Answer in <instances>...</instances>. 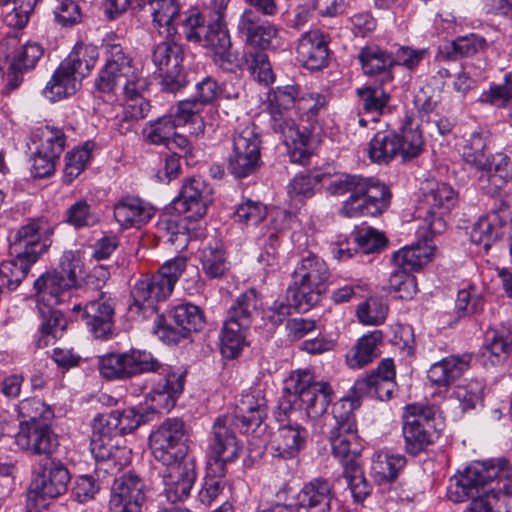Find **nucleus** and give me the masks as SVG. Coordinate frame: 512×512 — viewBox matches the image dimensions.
<instances>
[{"label": "nucleus", "instance_id": "1", "mask_svg": "<svg viewBox=\"0 0 512 512\" xmlns=\"http://www.w3.org/2000/svg\"><path fill=\"white\" fill-rule=\"evenodd\" d=\"M98 371L108 381H124L143 373H152L151 390L147 395L148 409L152 412L169 411L183 392L185 372H177L172 366L160 362L146 350L130 349L109 352L98 358Z\"/></svg>", "mask_w": 512, "mask_h": 512}, {"label": "nucleus", "instance_id": "2", "mask_svg": "<svg viewBox=\"0 0 512 512\" xmlns=\"http://www.w3.org/2000/svg\"><path fill=\"white\" fill-rule=\"evenodd\" d=\"M302 94L301 86L297 83L276 86L267 94L265 110L269 115L270 127L283 139L291 162L305 165L309 161L311 137L307 132L300 133L298 125L288 114L291 109L297 110Z\"/></svg>", "mask_w": 512, "mask_h": 512}, {"label": "nucleus", "instance_id": "3", "mask_svg": "<svg viewBox=\"0 0 512 512\" xmlns=\"http://www.w3.org/2000/svg\"><path fill=\"white\" fill-rule=\"evenodd\" d=\"M323 182L332 196L349 194L340 209V214L345 217L378 216L390 204L389 188L375 177L341 173L333 177L327 175Z\"/></svg>", "mask_w": 512, "mask_h": 512}, {"label": "nucleus", "instance_id": "4", "mask_svg": "<svg viewBox=\"0 0 512 512\" xmlns=\"http://www.w3.org/2000/svg\"><path fill=\"white\" fill-rule=\"evenodd\" d=\"M226 423V418L218 419L212 428L206 476L198 493L199 501L205 506H210L223 492L226 464L233 462L241 450L236 436L227 428Z\"/></svg>", "mask_w": 512, "mask_h": 512}, {"label": "nucleus", "instance_id": "5", "mask_svg": "<svg viewBox=\"0 0 512 512\" xmlns=\"http://www.w3.org/2000/svg\"><path fill=\"white\" fill-rule=\"evenodd\" d=\"M360 405L356 398H341L332 405L331 416L326 418L332 454L341 461L343 468L350 462H359L362 446L354 411Z\"/></svg>", "mask_w": 512, "mask_h": 512}, {"label": "nucleus", "instance_id": "6", "mask_svg": "<svg viewBox=\"0 0 512 512\" xmlns=\"http://www.w3.org/2000/svg\"><path fill=\"white\" fill-rule=\"evenodd\" d=\"M330 270L323 258L307 252L293 272V282L287 288L290 299L299 312H306L316 305L326 290Z\"/></svg>", "mask_w": 512, "mask_h": 512}, {"label": "nucleus", "instance_id": "7", "mask_svg": "<svg viewBox=\"0 0 512 512\" xmlns=\"http://www.w3.org/2000/svg\"><path fill=\"white\" fill-rule=\"evenodd\" d=\"M187 264V257L176 256L167 260L156 273L137 280L131 291L135 307L154 313L157 303L171 296Z\"/></svg>", "mask_w": 512, "mask_h": 512}, {"label": "nucleus", "instance_id": "8", "mask_svg": "<svg viewBox=\"0 0 512 512\" xmlns=\"http://www.w3.org/2000/svg\"><path fill=\"white\" fill-rule=\"evenodd\" d=\"M510 474L506 459H491L475 462L450 479L447 497L454 503H461L478 495L489 483L507 479Z\"/></svg>", "mask_w": 512, "mask_h": 512}, {"label": "nucleus", "instance_id": "9", "mask_svg": "<svg viewBox=\"0 0 512 512\" xmlns=\"http://www.w3.org/2000/svg\"><path fill=\"white\" fill-rule=\"evenodd\" d=\"M420 192L415 218L424 222L431 235L441 234L446 229L445 217L458 202V194L451 185L435 179L425 180Z\"/></svg>", "mask_w": 512, "mask_h": 512}, {"label": "nucleus", "instance_id": "10", "mask_svg": "<svg viewBox=\"0 0 512 512\" xmlns=\"http://www.w3.org/2000/svg\"><path fill=\"white\" fill-rule=\"evenodd\" d=\"M125 39L115 32H109L102 40L105 64L99 70L94 86L101 93H114L124 77H131L138 69Z\"/></svg>", "mask_w": 512, "mask_h": 512}, {"label": "nucleus", "instance_id": "11", "mask_svg": "<svg viewBox=\"0 0 512 512\" xmlns=\"http://www.w3.org/2000/svg\"><path fill=\"white\" fill-rule=\"evenodd\" d=\"M262 137L254 124L235 130L226 155L228 172L238 180L257 172L262 165Z\"/></svg>", "mask_w": 512, "mask_h": 512}, {"label": "nucleus", "instance_id": "12", "mask_svg": "<svg viewBox=\"0 0 512 512\" xmlns=\"http://www.w3.org/2000/svg\"><path fill=\"white\" fill-rule=\"evenodd\" d=\"M43 53L44 49L39 43L23 44L17 33L7 34L0 41V62H9L4 93H10L22 84L24 74L36 67Z\"/></svg>", "mask_w": 512, "mask_h": 512}, {"label": "nucleus", "instance_id": "13", "mask_svg": "<svg viewBox=\"0 0 512 512\" xmlns=\"http://www.w3.org/2000/svg\"><path fill=\"white\" fill-rule=\"evenodd\" d=\"M404 449L412 456L424 452L439 437L436 428L435 409L421 404L405 407L402 423Z\"/></svg>", "mask_w": 512, "mask_h": 512}, {"label": "nucleus", "instance_id": "14", "mask_svg": "<svg viewBox=\"0 0 512 512\" xmlns=\"http://www.w3.org/2000/svg\"><path fill=\"white\" fill-rule=\"evenodd\" d=\"M185 424L178 418L165 419L149 436L154 459L163 466L189 462Z\"/></svg>", "mask_w": 512, "mask_h": 512}, {"label": "nucleus", "instance_id": "15", "mask_svg": "<svg viewBox=\"0 0 512 512\" xmlns=\"http://www.w3.org/2000/svg\"><path fill=\"white\" fill-rule=\"evenodd\" d=\"M54 227L43 218L30 219L9 234V255L37 262L52 244Z\"/></svg>", "mask_w": 512, "mask_h": 512}, {"label": "nucleus", "instance_id": "16", "mask_svg": "<svg viewBox=\"0 0 512 512\" xmlns=\"http://www.w3.org/2000/svg\"><path fill=\"white\" fill-rule=\"evenodd\" d=\"M172 323L167 324L164 317L156 316L154 332L166 344H178L191 333L200 332L206 324L203 310L190 302L173 306L169 311Z\"/></svg>", "mask_w": 512, "mask_h": 512}, {"label": "nucleus", "instance_id": "17", "mask_svg": "<svg viewBox=\"0 0 512 512\" xmlns=\"http://www.w3.org/2000/svg\"><path fill=\"white\" fill-rule=\"evenodd\" d=\"M290 389L298 398L300 411L310 419H317L325 414L333 396V389L328 382H317L308 369H298L290 373Z\"/></svg>", "mask_w": 512, "mask_h": 512}, {"label": "nucleus", "instance_id": "18", "mask_svg": "<svg viewBox=\"0 0 512 512\" xmlns=\"http://www.w3.org/2000/svg\"><path fill=\"white\" fill-rule=\"evenodd\" d=\"M471 242L488 251L497 240L505 239L512 258V206L503 200L473 225Z\"/></svg>", "mask_w": 512, "mask_h": 512}, {"label": "nucleus", "instance_id": "19", "mask_svg": "<svg viewBox=\"0 0 512 512\" xmlns=\"http://www.w3.org/2000/svg\"><path fill=\"white\" fill-rule=\"evenodd\" d=\"M90 451L96 463V472L116 475L131 463L132 451L126 440L92 427Z\"/></svg>", "mask_w": 512, "mask_h": 512}, {"label": "nucleus", "instance_id": "20", "mask_svg": "<svg viewBox=\"0 0 512 512\" xmlns=\"http://www.w3.org/2000/svg\"><path fill=\"white\" fill-rule=\"evenodd\" d=\"M266 384L262 382L254 383L248 390L241 394V398L236 405L234 416H220L218 419L226 418L227 428L234 425L241 433L249 434L256 431L267 416Z\"/></svg>", "mask_w": 512, "mask_h": 512}, {"label": "nucleus", "instance_id": "21", "mask_svg": "<svg viewBox=\"0 0 512 512\" xmlns=\"http://www.w3.org/2000/svg\"><path fill=\"white\" fill-rule=\"evenodd\" d=\"M183 60V48L176 42L163 41L154 47L152 61L161 76L162 91L176 93L187 86Z\"/></svg>", "mask_w": 512, "mask_h": 512}, {"label": "nucleus", "instance_id": "22", "mask_svg": "<svg viewBox=\"0 0 512 512\" xmlns=\"http://www.w3.org/2000/svg\"><path fill=\"white\" fill-rule=\"evenodd\" d=\"M396 388L394 360L384 358L369 374L355 381L351 389L353 395L345 398H356L360 401L362 397L368 396L380 401H387L392 398Z\"/></svg>", "mask_w": 512, "mask_h": 512}, {"label": "nucleus", "instance_id": "23", "mask_svg": "<svg viewBox=\"0 0 512 512\" xmlns=\"http://www.w3.org/2000/svg\"><path fill=\"white\" fill-rule=\"evenodd\" d=\"M183 32L188 41L211 48L216 52L230 49L231 40L224 20L214 18L213 23L205 25L203 16L191 11L184 19Z\"/></svg>", "mask_w": 512, "mask_h": 512}, {"label": "nucleus", "instance_id": "24", "mask_svg": "<svg viewBox=\"0 0 512 512\" xmlns=\"http://www.w3.org/2000/svg\"><path fill=\"white\" fill-rule=\"evenodd\" d=\"M70 479V472L61 460L49 459L34 475L28 490L29 498L55 499L67 491Z\"/></svg>", "mask_w": 512, "mask_h": 512}, {"label": "nucleus", "instance_id": "25", "mask_svg": "<svg viewBox=\"0 0 512 512\" xmlns=\"http://www.w3.org/2000/svg\"><path fill=\"white\" fill-rule=\"evenodd\" d=\"M145 488L144 481L135 472L115 478L110 489L109 512H142Z\"/></svg>", "mask_w": 512, "mask_h": 512}, {"label": "nucleus", "instance_id": "26", "mask_svg": "<svg viewBox=\"0 0 512 512\" xmlns=\"http://www.w3.org/2000/svg\"><path fill=\"white\" fill-rule=\"evenodd\" d=\"M99 298L90 300L84 305L82 302L73 304L71 310L77 313L85 322L89 331L97 339L111 337L114 327V304L110 298H106L103 292H99Z\"/></svg>", "mask_w": 512, "mask_h": 512}, {"label": "nucleus", "instance_id": "27", "mask_svg": "<svg viewBox=\"0 0 512 512\" xmlns=\"http://www.w3.org/2000/svg\"><path fill=\"white\" fill-rule=\"evenodd\" d=\"M237 30L247 44L261 49H276L281 44V28L260 18L251 8L241 14Z\"/></svg>", "mask_w": 512, "mask_h": 512}, {"label": "nucleus", "instance_id": "28", "mask_svg": "<svg viewBox=\"0 0 512 512\" xmlns=\"http://www.w3.org/2000/svg\"><path fill=\"white\" fill-rule=\"evenodd\" d=\"M329 43V35L320 29H311L303 33L297 41V61L307 70H323L330 62Z\"/></svg>", "mask_w": 512, "mask_h": 512}, {"label": "nucleus", "instance_id": "29", "mask_svg": "<svg viewBox=\"0 0 512 512\" xmlns=\"http://www.w3.org/2000/svg\"><path fill=\"white\" fill-rule=\"evenodd\" d=\"M15 441L19 448L37 456H50L59 446L58 436L50 422H20Z\"/></svg>", "mask_w": 512, "mask_h": 512}, {"label": "nucleus", "instance_id": "30", "mask_svg": "<svg viewBox=\"0 0 512 512\" xmlns=\"http://www.w3.org/2000/svg\"><path fill=\"white\" fill-rule=\"evenodd\" d=\"M163 484L162 495L174 505L185 501L196 480L195 463L189 462L166 465L160 472Z\"/></svg>", "mask_w": 512, "mask_h": 512}, {"label": "nucleus", "instance_id": "31", "mask_svg": "<svg viewBox=\"0 0 512 512\" xmlns=\"http://www.w3.org/2000/svg\"><path fill=\"white\" fill-rule=\"evenodd\" d=\"M334 496L333 484L326 478L316 477L303 485L289 506L294 512H330Z\"/></svg>", "mask_w": 512, "mask_h": 512}, {"label": "nucleus", "instance_id": "32", "mask_svg": "<svg viewBox=\"0 0 512 512\" xmlns=\"http://www.w3.org/2000/svg\"><path fill=\"white\" fill-rule=\"evenodd\" d=\"M37 305H60L72 298H78L83 294H76V288L58 273L57 270L47 271L41 274L33 283Z\"/></svg>", "mask_w": 512, "mask_h": 512}, {"label": "nucleus", "instance_id": "33", "mask_svg": "<svg viewBox=\"0 0 512 512\" xmlns=\"http://www.w3.org/2000/svg\"><path fill=\"white\" fill-rule=\"evenodd\" d=\"M417 242L405 246L392 255V260L399 268H403L409 272L419 271L431 260L435 252L433 237L429 231L419 226L416 231Z\"/></svg>", "mask_w": 512, "mask_h": 512}, {"label": "nucleus", "instance_id": "34", "mask_svg": "<svg viewBox=\"0 0 512 512\" xmlns=\"http://www.w3.org/2000/svg\"><path fill=\"white\" fill-rule=\"evenodd\" d=\"M155 215V208L137 195L121 196L113 205V216L122 229H139Z\"/></svg>", "mask_w": 512, "mask_h": 512}, {"label": "nucleus", "instance_id": "35", "mask_svg": "<svg viewBox=\"0 0 512 512\" xmlns=\"http://www.w3.org/2000/svg\"><path fill=\"white\" fill-rule=\"evenodd\" d=\"M147 415L148 413L144 412L142 407H128L122 411L115 410L97 415L93 420L92 427L123 438V435L131 433L145 423Z\"/></svg>", "mask_w": 512, "mask_h": 512}, {"label": "nucleus", "instance_id": "36", "mask_svg": "<svg viewBox=\"0 0 512 512\" xmlns=\"http://www.w3.org/2000/svg\"><path fill=\"white\" fill-rule=\"evenodd\" d=\"M208 187L200 177H190L182 185L175 208L182 214H187L191 220H200L207 213L210 198L206 194Z\"/></svg>", "mask_w": 512, "mask_h": 512}, {"label": "nucleus", "instance_id": "37", "mask_svg": "<svg viewBox=\"0 0 512 512\" xmlns=\"http://www.w3.org/2000/svg\"><path fill=\"white\" fill-rule=\"evenodd\" d=\"M357 59L365 75L379 76L382 85L393 81L394 56L391 52L376 44H368L360 49Z\"/></svg>", "mask_w": 512, "mask_h": 512}, {"label": "nucleus", "instance_id": "38", "mask_svg": "<svg viewBox=\"0 0 512 512\" xmlns=\"http://www.w3.org/2000/svg\"><path fill=\"white\" fill-rule=\"evenodd\" d=\"M308 431L298 423L281 424L271 442L273 456L282 459L296 457L306 445Z\"/></svg>", "mask_w": 512, "mask_h": 512}, {"label": "nucleus", "instance_id": "39", "mask_svg": "<svg viewBox=\"0 0 512 512\" xmlns=\"http://www.w3.org/2000/svg\"><path fill=\"white\" fill-rule=\"evenodd\" d=\"M328 104L329 97L319 92L303 93L298 100L296 114L302 123L307 124L303 130H300V133H309L312 141L309 158L313 155L315 149V129L319 125L321 114L327 111Z\"/></svg>", "mask_w": 512, "mask_h": 512}, {"label": "nucleus", "instance_id": "40", "mask_svg": "<svg viewBox=\"0 0 512 512\" xmlns=\"http://www.w3.org/2000/svg\"><path fill=\"white\" fill-rule=\"evenodd\" d=\"M383 340L381 330L369 331L362 335L346 353L347 366L351 369H362L371 364L380 357Z\"/></svg>", "mask_w": 512, "mask_h": 512}, {"label": "nucleus", "instance_id": "41", "mask_svg": "<svg viewBox=\"0 0 512 512\" xmlns=\"http://www.w3.org/2000/svg\"><path fill=\"white\" fill-rule=\"evenodd\" d=\"M471 354L450 355L431 365L427 378L439 387H447L461 377L470 367Z\"/></svg>", "mask_w": 512, "mask_h": 512}, {"label": "nucleus", "instance_id": "42", "mask_svg": "<svg viewBox=\"0 0 512 512\" xmlns=\"http://www.w3.org/2000/svg\"><path fill=\"white\" fill-rule=\"evenodd\" d=\"M187 218V214H164L156 224V234L159 239L175 244L177 248H185L192 238L189 223L196 222Z\"/></svg>", "mask_w": 512, "mask_h": 512}, {"label": "nucleus", "instance_id": "43", "mask_svg": "<svg viewBox=\"0 0 512 512\" xmlns=\"http://www.w3.org/2000/svg\"><path fill=\"white\" fill-rule=\"evenodd\" d=\"M490 139L488 129L479 127L471 132L462 146L463 160L477 170H485L490 164Z\"/></svg>", "mask_w": 512, "mask_h": 512}, {"label": "nucleus", "instance_id": "44", "mask_svg": "<svg viewBox=\"0 0 512 512\" xmlns=\"http://www.w3.org/2000/svg\"><path fill=\"white\" fill-rule=\"evenodd\" d=\"M262 297L255 288L242 292L227 311L226 318L239 322L243 327H250L262 310Z\"/></svg>", "mask_w": 512, "mask_h": 512}, {"label": "nucleus", "instance_id": "45", "mask_svg": "<svg viewBox=\"0 0 512 512\" xmlns=\"http://www.w3.org/2000/svg\"><path fill=\"white\" fill-rule=\"evenodd\" d=\"M399 140V156L403 161H408L418 157L425 145L420 125L414 117L408 113L405 114L403 122L396 131Z\"/></svg>", "mask_w": 512, "mask_h": 512}, {"label": "nucleus", "instance_id": "46", "mask_svg": "<svg viewBox=\"0 0 512 512\" xmlns=\"http://www.w3.org/2000/svg\"><path fill=\"white\" fill-rule=\"evenodd\" d=\"M202 270L209 279H220L229 270V262L221 239L211 238L200 251Z\"/></svg>", "mask_w": 512, "mask_h": 512}, {"label": "nucleus", "instance_id": "47", "mask_svg": "<svg viewBox=\"0 0 512 512\" xmlns=\"http://www.w3.org/2000/svg\"><path fill=\"white\" fill-rule=\"evenodd\" d=\"M81 82L73 71L60 63L47 82L43 94L50 101L56 102L74 95L81 87Z\"/></svg>", "mask_w": 512, "mask_h": 512}, {"label": "nucleus", "instance_id": "48", "mask_svg": "<svg viewBox=\"0 0 512 512\" xmlns=\"http://www.w3.org/2000/svg\"><path fill=\"white\" fill-rule=\"evenodd\" d=\"M406 457L389 451L375 452L372 457L371 474L379 485L393 482L406 466Z\"/></svg>", "mask_w": 512, "mask_h": 512}, {"label": "nucleus", "instance_id": "49", "mask_svg": "<svg viewBox=\"0 0 512 512\" xmlns=\"http://www.w3.org/2000/svg\"><path fill=\"white\" fill-rule=\"evenodd\" d=\"M98 57L97 46L91 43L78 42L61 63L83 80L95 67Z\"/></svg>", "mask_w": 512, "mask_h": 512}, {"label": "nucleus", "instance_id": "50", "mask_svg": "<svg viewBox=\"0 0 512 512\" xmlns=\"http://www.w3.org/2000/svg\"><path fill=\"white\" fill-rule=\"evenodd\" d=\"M148 4L154 27L166 37L173 36L177 31L175 20L180 13L177 0H148Z\"/></svg>", "mask_w": 512, "mask_h": 512}, {"label": "nucleus", "instance_id": "51", "mask_svg": "<svg viewBox=\"0 0 512 512\" xmlns=\"http://www.w3.org/2000/svg\"><path fill=\"white\" fill-rule=\"evenodd\" d=\"M399 140L396 131H378L369 142L368 156L377 164H388L399 156Z\"/></svg>", "mask_w": 512, "mask_h": 512}, {"label": "nucleus", "instance_id": "52", "mask_svg": "<svg viewBox=\"0 0 512 512\" xmlns=\"http://www.w3.org/2000/svg\"><path fill=\"white\" fill-rule=\"evenodd\" d=\"M34 149L40 153L59 158L66 146V135L62 129L54 126H42L32 133Z\"/></svg>", "mask_w": 512, "mask_h": 512}, {"label": "nucleus", "instance_id": "53", "mask_svg": "<svg viewBox=\"0 0 512 512\" xmlns=\"http://www.w3.org/2000/svg\"><path fill=\"white\" fill-rule=\"evenodd\" d=\"M150 109V102L144 97L125 99L122 114L116 118V130L122 135L133 131L135 124L146 118Z\"/></svg>", "mask_w": 512, "mask_h": 512}, {"label": "nucleus", "instance_id": "54", "mask_svg": "<svg viewBox=\"0 0 512 512\" xmlns=\"http://www.w3.org/2000/svg\"><path fill=\"white\" fill-rule=\"evenodd\" d=\"M249 328L226 318L220 333V350L224 357L234 359L240 355L246 345L245 331Z\"/></svg>", "mask_w": 512, "mask_h": 512}, {"label": "nucleus", "instance_id": "55", "mask_svg": "<svg viewBox=\"0 0 512 512\" xmlns=\"http://www.w3.org/2000/svg\"><path fill=\"white\" fill-rule=\"evenodd\" d=\"M512 352V334L505 330H491L486 334L483 356L492 365L503 363Z\"/></svg>", "mask_w": 512, "mask_h": 512}, {"label": "nucleus", "instance_id": "56", "mask_svg": "<svg viewBox=\"0 0 512 512\" xmlns=\"http://www.w3.org/2000/svg\"><path fill=\"white\" fill-rule=\"evenodd\" d=\"M36 262H28L26 258L11 256L0 264V289L16 290L27 277L31 267Z\"/></svg>", "mask_w": 512, "mask_h": 512}, {"label": "nucleus", "instance_id": "57", "mask_svg": "<svg viewBox=\"0 0 512 512\" xmlns=\"http://www.w3.org/2000/svg\"><path fill=\"white\" fill-rule=\"evenodd\" d=\"M382 86L381 83L378 86L365 84L356 89L359 104L366 114L377 117L384 112L390 102L391 96Z\"/></svg>", "mask_w": 512, "mask_h": 512}, {"label": "nucleus", "instance_id": "58", "mask_svg": "<svg viewBox=\"0 0 512 512\" xmlns=\"http://www.w3.org/2000/svg\"><path fill=\"white\" fill-rule=\"evenodd\" d=\"M96 143L88 140L65 155L63 183L71 184L86 168Z\"/></svg>", "mask_w": 512, "mask_h": 512}, {"label": "nucleus", "instance_id": "59", "mask_svg": "<svg viewBox=\"0 0 512 512\" xmlns=\"http://www.w3.org/2000/svg\"><path fill=\"white\" fill-rule=\"evenodd\" d=\"M19 417L22 422L48 423L54 418V410L43 400L30 397L21 400L17 405Z\"/></svg>", "mask_w": 512, "mask_h": 512}, {"label": "nucleus", "instance_id": "60", "mask_svg": "<svg viewBox=\"0 0 512 512\" xmlns=\"http://www.w3.org/2000/svg\"><path fill=\"white\" fill-rule=\"evenodd\" d=\"M176 127L178 126L171 115H164L150 121L143 130L145 141L153 145L169 146L170 138L175 134Z\"/></svg>", "mask_w": 512, "mask_h": 512}, {"label": "nucleus", "instance_id": "61", "mask_svg": "<svg viewBox=\"0 0 512 512\" xmlns=\"http://www.w3.org/2000/svg\"><path fill=\"white\" fill-rule=\"evenodd\" d=\"M485 383L482 379H470L455 387L453 395L459 401L462 411L482 405Z\"/></svg>", "mask_w": 512, "mask_h": 512}, {"label": "nucleus", "instance_id": "62", "mask_svg": "<svg viewBox=\"0 0 512 512\" xmlns=\"http://www.w3.org/2000/svg\"><path fill=\"white\" fill-rule=\"evenodd\" d=\"M58 273L76 288V294L87 293V288L79 284L78 276L83 273L84 262L77 251H64L59 260V268L56 269Z\"/></svg>", "mask_w": 512, "mask_h": 512}, {"label": "nucleus", "instance_id": "63", "mask_svg": "<svg viewBox=\"0 0 512 512\" xmlns=\"http://www.w3.org/2000/svg\"><path fill=\"white\" fill-rule=\"evenodd\" d=\"M485 300L474 284L460 289L455 301V312L459 318L471 316L483 310Z\"/></svg>", "mask_w": 512, "mask_h": 512}, {"label": "nucleus", "instance_id": "64", "mask_svg": "<svg viewBox=\"0 0 512 512\" xmlns=\"http://www.w3.org/2000/svg\"><path fill=\"white\" fill-rule=\"evenodd\" d=\"M64 221L79 230L95 226L99 222V217L90 203L85 199H79L68 207Z\"/></svg>", "mask_w": 512, "mask_h": 512}]
</instances>
